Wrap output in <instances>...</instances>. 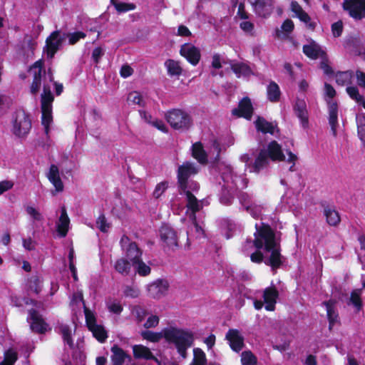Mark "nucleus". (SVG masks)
Returning a JSON list of instances; mask_svg holds the SVG:
<instances>
[{"mask_svg":"<svg viewBox=\"0 0 365 365\" xmlns=\"http://www.w3.org/2000/svg\"><path fill=\"white\" fill-rule=\"evenodd\" d=\"M66 36L68 39L69 44L74 45L80 39H83V38H86V34L82 31H76V32L68 34Z\"/></svg>","mask_w":365,"mask_h":365,"instance_id":"3c124183","label":"nucleus"},{"mask_svg":"<svg viewBox=\"0 0 365 365\" xmlns=\"http://www.w3.org/2000/svg\"><path fill=\"white\" fill-rule=\"evenodd\" d=\"M269 158L272 160H282L285 158L281 146L276 141H272L269 144L267 150L260 151L253 165V170L259 172L265 167L268 163Z\"/></svg>","mask_w":365,"mask_h":365,"instance_id":"39448f33","label":"nucleus"},{"mask_svg":"<svg viewBox=\"0 0 365 365\" xmlns=\"http://www.w3.org/2000/svg\"><path fill=\"white\" fill-rule=\"evenodd\" d=\"M324 215L326 217L327 222L330 225L335 226L340 222L339 213L331 207H325L324 210Z\"/></svg>","mask_w":365,"mask_h":365,"instance_id":"473e14b6","label":"nucleus"},{"mask_svg":"<svg viewBox=\"0 0 365 365\" xmlns=\"http://www.w3.org/2000/svg\"><path fill=\"white\" fill-rule=\"evenodd\" d=\"M27 321L30 324L31 329L37 333H44L47 330L48 324L42 317L34 309L29 311Z\"/></svg>","mask_w":365,"mask_h":365,"instance_id":"a211bd4d","label":"nucleus"},{"mask_svg":"<svg viewBox=\"0 0 365 365\" xmlns=\"http://www.w3.org/2000/svg\"><path fill=\"white\" fill-rule=\"evenodd\" d=\"M132 313L137 318L140 322L144 319L146 316V311L140 307H135L132 311Z\"/></svg>","mask_w":365,"mask_h":365,"instance_id":"13d9d810","label":"nucleus"},{"mask_svg":"<svg viewBox=\"0 0 365 365\" xmlns=\"http://www.w3.org/2000/svg\"><path fill=\"white\" fill-rule=\"evenodd\" d=\"M222 59L220 54L216 53L212 56V66L214 68L219 69L222 67Z\"/></svg>","mask_w":365,"mask_h":365,"instance_id":"680f3d73","label":"nucleus"},{"mask_svg":"<svg viewBox=\"0 0 365 365\" xmlns=\"http://www.w3.org/2000/svg\"><path fill=\"white\" fill-rule=\"evenodd\" d=\"M278 297V291L275 287H267L263 292L264 302L265 309L267 311H274L277 299Z\"/></svg>","mask_w":365,"mask_h":365,"instance_id":"393cba45","label":"nucleus"},{"mask_svg":"<svg viewBox=\"0 0 365 365\" xmlns=\"http://www.w3.org/2000/svg\"><path fill=\"white\" fill-rule=\"evenodd\" d=\"M346 91L351 99L354 100L358 104L365 108V100L363 96L360 95L356 86H348Z\"/></svg>","mask_w":365,"mask_h":365,"instance_id":"f704fd0d","label":"nucleus"},{"mask_svg":"<svg viewBox=\"0 0 365 365\" xmlns=\"http://www.w3.org/2000/svg\"><path fill=\"white\" fill-rule=\"evenodd\" d=\"M113 5L118 12H126L135 9V6L133 4H128L123 2H112Z\"/></svg>","mask_w":365,"mask_h":365,"instance_id":"603ef678","label":"nucleus"},{"mask_svg":"<svg viewBox=\"0 0 365 365\" xmlns=\"http://www.w3.org/2000/svg\"><path fill=\"white\" fill-rule=\"evenodd\" d=\"M81 305L83 307V309L87 308L85 305V302L83 301V293L81 291H78L73 293L71 300V306L73 307V310H75L76 308H80Z\"/></svg>","mask_w":365,"mask_h":365,"instance_id":"79ce46f5","label":"nucleus"},{"mask_svg":"<svg viewBox=\"0 0 365 365\" xmlns=\"http://www.w3.org/2000/svg\"><path fill=\"white\" fill-rule=\"evenodd\" d=\"M168 187V182L166 181L158 183L153 191V197L156 199L159 198L165 192Z\"/></svg>","mask_w":365,"mask_h":365,"instance_id":"864d4df0","label":"nucleus"},{"mask_svg":"<svg viewBox=\"0 0 365 365\" xmlns=\"http://www.w3.org/2000/svg\"><path fill=\"white\" fill-rule=\"evenodd\" d=\"M12 105V99L4 95H0V117L6 114Z\"/></svg>","mask_w":365,"mask_h":365,"instance_id":"37998d69","label":"nucleus"},{"mask_svg":"<svg viewBox=\"0 0 365 365\" xmlns=\"http://www.w3.org/2000/svg\"><path fill=\"white\" fill-rule=\"evenodd\" d=\"M239 199L240 204L247 212H249L254 218L259 217L263 207L254 202L250 195L242 192L240 194Z\"/></svg>","mask_w":365,"mask_h":365,"instance_id":"f3484780","label":"nucleus"},{"mask_svg":"<svg viewBox=\"0 0 365 365\" xmlns=\"http://www.w3.org/2000/svg\"><path fill=\"white\" fill-rule=\"evenodd\" d=\"M70 220L64 207L61 209V216L56 223L57 232L61 237H65L68 231Z\"/></svg>","mask_w":365,"mask_h":365,"instance_id":"cd10ccee","label":"nucleus"},{"mask_svg":"<svg viewBox=\"0 0 365 365\" xmlns=\"http://www.w3.org/2000/svg\"><path fill=\"white\" fill-rule=\"evenodd\" d=\"M221 150L220 144L217 140L212 141L207 153H205L200 143L192 145V156L200 163H206L207 158L210 160H218Z\"/></svg>","mask_w":365,"mask_h":365,"instance_id":"6e6552de","label":"nucleus"},{"mask_svg":"<svg viewBox=\"0 0 365 365\" xmlns=\"http://www.w3.org/2000/svg\"><path fill=\"white\" fill-rule=\"evenodd\" d=\"M66 35H61L59 31H55L46 38L44 52L49 58H52L55 53L61 48Z\"/></svg>","mask_w":365,"mask_h":365,"instance_id":"f8f14e48","label":"nucleus"},{"mask_svg":"<svg viewBox=\"0 0 365 365\" xmlns=\"http://www.w3.org/2000/svg\"><path fill=\"white\" fill-rule=\"evenodd\" d=\"M103 55V51L101 48L97 47V48H94L93 51V53H92V58H93V61H95V63H98L100 58H101V56Z\"/></svg>","mask_w":365,"mask_h":365,"instance_id":"774afa93","label":"nucleus"},{"mask_svg":"<svg viewBox=\"0 0 365 365\" xmlns=\"http://www.w3.org/2000/svg\"><path fill=\"white\" fill-rule=\"evenodd\" d=\"M14 184L9 180H4L0 182V195L4 192L10 190L13 187Z\"/></svg>","mask_w":365,"mask_h":365,"instance_id":"0e129e2a","label":"nucleus"},{"mask_svg":"<svg viewBox=\"0 0 365 365\" xmlns=\"http://www.w3.org/2000/svg\"><path fill=\"white\" fill-rule=\"evenodd\" d=\"M181 194H184L186 197V206L187 207V213L191 220H195V213L200 211L204 206L205 200H199L197 197L189 190H180Z\"/></svg>","mask_w":365,"mask_h":365,"instance_id":"4468645a","label":"nucleus"},{"mask_svg":"<svg viewBox=\"0 0 365 365\" xmlns=\"http://www.w3.org/2000/svg\"><path fill=\"white\" fill-rule=\"evenodd\" d=\"M26 212L33 218L34 220L41 221L43 220L42 215L38 210L32 206H27L26 207Z\"/></svg>","mask_w":365,"mask_h":365,"instance_id":"6e6d98bb","label":"nucleus"},{"mask_svg":"<svg viewBox=\"0 0 365 365\" xmlns=\"http://www.w3.org/2000/svg\"><path fill=\"white\" fill-rule=\"evenodd\" d=\"M282 30L286 33H290L294 29V23L290 19H287L284 21L282 26Z\"/></svg>","mask_w":365,"mask_h":365,"instance_id":"69168bd1","label":"nucleus"},{"mask_svg":"<svg viewBox=\"0 0 365 365\" xmlns=\"http://www.w3.org/2000/svg\"><path fill=\"white\" fill-rule=\"evenodd\" d=\"M58 330L63 336L64 342L67 344L70 348H73V343L71 338L72 330L70 327L62 324L58 326Z\"/></svg>","mask_w":365,"mask_h":365,"instance_id":"c9c22d12","label":"nucleus"},{"mask_svg":"<svg viewBox=\"0 0 365 365\" xmlns=\"http://www.w3.org/2000/svg\"><path fill=\"white\" fill-rule=\"evenodd\" d=\"M253 108L251 101L248 98H244L240 101L238 108L232 110L234 115L242 116L247 119H250L252 115Z\"/></svg>","mask_w":365,"mask_h":365,"instance_id":"a878e982","label":"nucleus"},{"mask_svg":"<svg viewBox=\"0 0 365 365\" xmlns=\"http://www.w3.org/2000/svg\"><path fill=\"white\" fill-rule=\"evenodd\" d=\"M32 127L30 115L24 110H17L12 120L11 133L18 138L25 139Z\"/></svg>","mask_w":365,"mask_h":365,"instance_id":"423d86ee","label":"nucleus"},{"mask_svg":"<svg viewBox=\"0 0 365 365\" xmlns=\"http://www.w3.org/2000/svg\"><path fill=\"white\" fill-rule=\"evenodd\" d=\"M255 126L257 130L262 132L263 133H270L274 135L277 130V127L272 123L267 121L264 118L258 117L255 122Z\"/></svg>","mask_w":365,"mask_h":365,"instance_id":"c756f323","label":"nucleus"},{"mask_svg":"<svg viewBox=\"0 0 365 365\" xmlns=\"http://www.w3.org/2000/svg\"><path fill=\"white\" fill-rule=\"evenodd\" d=\"M217 169L224 182L222 187L225 190H227L228 194L227 197L222 196L220 202L227 205L231 203L232 199V192L235 189L245 187L246 183L241 176L234 174L233 169L230 165L222 163L217 165Z\"/></svg>","mask_w":365,"mask_h":365,"instance_id":"20e7f679","label":"nucleus"},{"mask_svg":"<svg viewBox=\"0 0 365 365\" xmlns=\"http://www.w3.org/2000/svg\"><path fill=\"white\" fill-rule=\"evenodd\" d=\"M231 349L236 352L241 351L244 346V337L237 329H230L225 336Z\"/></svg>","mask_w":365,"mask_h":365,"instance_id":"412c9836","label":"nucleus"},{"mask_svg":"<svg viewBox=\"0 0 365 365\" xmlns=\"http://www.w3.org/2000/svg\"><path fill=\"white\" fill-rule=\"evenodd\" d=\"M165 65L170 76H179L181 73L182 69L178 62L169 59L165 61Z\"/></svg>","mask_w":365,"mask_h":365,"instance_id":"a19ab883","label":"nucleus"},{"mask_svg":"<svg viewBox=\"0 0 365 365\" xmlns=\"http://www.w3.org/2000/svg\"><path fill=\"white\" fill-rule=\"evenodd\" d=\"M361 289H356L351 292L349 299V304L354 306L356 311L359 312L362 308V302L361 299Z\"/></svg>","mask_w":365,"mask_h":365,"instance_id":"ea45409f","label":"nucleus"},{"mask_svg":"<svg viewBox=\"0 0 365 365\" xmlns=\"http://www.w3.org/2000/svg\"><path fill=\"white\" fill-rule=\"evenodd\" d=\"M255 12L260 16L267 17L273 11V0H248Z\"/></svg>","mask_w":365,"mask_h":365,"instance_id":"aec40b11","label":"nucleus"},{"mask_svg":"<svg viewBox=\"0 0 365 365\" xmlns=\"http://www.w3.org/2000/svg\"><path fill=\"white\" fill-rule=\"evenodd\" d=\"M128 101L140 106H145V102L142 98V96L137 91H133L128 94Z\"/></svg>","mask_w":365,"mask_h":365,"instance_id":"de8ad7c7","label":"nucleus"},{"mask_svg":"<svg viewBox=\"0 0 365 365\" xmlns=\"http://www.w3.org/2000/svg\"><path fill=\"white\" fill-rule=\"evenodd\" d=\"M29 287L31 291L38 293L41 289V281L37 277H32L28 282Z\"/></svg>","mask_w":365,"mask_h":365,"instance_id":"8fccbe9b","label":"nucleus"},{"mask_svg":"<svg viewBox=\"0 0 365 365\" xmlns=\"http://www.w3.org/2000/svg\"><path fill=\"white\" fill-rule=\"evenodd\" d=\"M17 360V353L13 349H9L4 354V360L0 365H14Z\"/></svg>","mask_w":365,"mask_h":365,"instance_id":"49530a36","label":"nucleus"},{"mask_svg":"<svg viewBox=\"0 0 365 365\" xmlns=\"http://www.w3.org/2000/svg\"><path fill=\"white\" fill-rule=\"evenodd\" d=\"M95 225L97 229L103 233L108 232L111 227V223L108 222L103 214H101L97 217Z\"/></svg>","mask_w":365,"mask_h":365,"instance_id":"4c0bfd02","label":"nucleus"},{"mask_svg":"<svg viewBox=\"0 0 365 365\" xmlns=\"http://www.w3.org/2000/svg\"><path fill=\"white\" fill-rule=\"evenodd\" d=\"M324 93L328 104L329 123L333 135L336 136L338 126V106L336 102L333 100L336 95V91L331 85L325 83Z\"/></svg>","mask_w":365,"mask_h":365,"instance_id":"0eeeda50","label":"nucleus"},{"mask_svg":"<svg viewBox=\"0 0 365 365\" xmlns=\"http://www.w3.org/2000/svg\"><path fill=\"white\" fill-rule=\"evenodd\" d=\"M356 78L359 86L365 88V73L360 70L356 71Z\"/></svg>","mask_w":365,"mask_h":365,"instance_id":"e2e57ef3","label":"nucleus"},{"mask_svg":"<svg viewBox=\"0 0 365 365\" xmlns=\"http://www.w3.org/2000/svg\"><path fill=\"white\" fill-rule=\"evenodd\" d=\"M257 357L250 351L242 353L241 363L242 365H257Z\"/></svg>","mask_w":365,"mask_h":365,"instance_id":"a18cd8bd","label":"nucleus"},{"mask_svg":"<svg viewBox=\"0 0 365 365\" xmlns=\"http://www.w3.org/2000/svg\"><path fill=\"white\" fill-rule=\"evenodd\" d=\"M356 124L358 128V135L361 141L365 143V116L363 114L356 115Z\"/></svg>","mask_w":365,"mask_h":365,"instance_id":"c03bdc74","label":"nucleus"},{"mask_svg":"<svg viewBox=\"0 0 365 365\" xmlns=\"http://www.w3.org/2000/svg\"><path fill=\"white\" fill-rule=\"evenodd\" d=\"M106 307L110 312L119 314L123 311V307L118 300H109L106 302Z\"/></svg>","mask_w":365,"mask_h":365,"instance_id":"09e8293b","label":"nucleus"},{"mask_svg":"<svg viewBox=\"0 0 365 365\" xmlns=\"http://www.w3.org/2000/svg\"><path fill=\"white\" fill-rule=\"evenodd\" d=\"M336 302L334 299H330L322 303L326 307L330 329L338 322V312L336 309Z\"/></svg>","mask_w":365,"mask_h":365,"instance_id":"bb28decb","label":"nucleus"},{"mask_svg":"<svg viewBox=\"0 0 365 365\" xmlns=\"http://www.w3.org/2000/svg\"><path fill=\"white\" fill-rule=\"evenodd\" d=\"M160 238L166 246L173 250L178 247V238L175 232L169 226L163 225L160 230Z\"/></svg>","mask_w":365,"mask_h":365,"instance_id":"4be33fe9","label":"nucleus"},{"mask_svg":"<svg viewBox=\"0 0 365 365\" xmlns=\"http://www.w3.org/2000/svg\"><path fill=\"white\" fill-rule=\"evenodd\" d=\"M46 177L49 182L55 187V192H53V195L56 192H61L63 190V183L61 179L59 169L56 165H51L49 168Z\"/></svg>","mask_w":365,"mask_h":365,"instance_id":"5701e85b","label":"nucleus"},{"mask_svg":"<svg viewBox=\"0 0 365 365\" xmlns=\"http://www.w3.org/2000/svg\"><path fill=\"white\" fill-rule=\"evenodd\" d=\"M165 118L170 126L175 130H185L191 125L190 116L180 109H173L168 111Z\"/></svg>","mask_w":365,"mask_h":365,"instance_id":"1a4fd4ad","label":"nucleus"},{"mask_svg":"<svg viewBox=\"0 0 365 365\" xmlns=\"http://www.w3.org/2000/svg\"><path fill=\"white\" fill-rule=\"evenodd\" d=\"M267 93L268 99L272 102H277L279 99L280 90L279 86L272 81L267 88Z\"/></svg>","mask_w":365,"mask_h":365,"instance_id":"72a5a7b5","label":"nucleus"},{"mask_svg":"<svg viewBox=\"0 0 365 365\" xmlns=\"http://www.w3.org/2000/svg\"><path fill=\"white\" fill-rule=\"evenodd\" d=\"M343 8L355 19L365 16V0H344Z\"/></svg>","mask_w":365,"mask_h":365,"instance_id":"2eb2a0df","label":"nucleus"},{"mask_svg":"<svg viewBox=\"0 0 365 365\" xmlns=\"http://www.w3.org/2000/svg\"><path fill=\"white\" fill-rule=\"evenodd\" d=\"M336 82L338 85L344 86L348 85L351 83V80L353 78V72L352 71H343L338 72L336 74Z\"/></svg>","mask_w":365,"mask_h":365,"instance_id":"e433bc0d","label":"nucleus"},{"mask_svg":"<svg viewBox=\"0 0 365 365\" xmlns=\"http://www.w3.org/2000/svg\"><path fill=\"white\" fill-rule=\"evenodd\" d=\"M159 323V317L156 315L150 316L145 324L144 327L146 329L155 327Z\"/></svg>","mask_w":365,"mask_h":365,"instance_id":"4d7b16f0","label":"nucleus"},{"mask_svg":"<svg viewBox=\"0 0 365 365\" xmlns=\"http://www.w3.org/2000/svg\"><path fill=\"white\" fill-rule=\"evenodd\" d=\"M150 124L161 131H167L166 125L161 120L154 119L151 121Z\"/></svg>","mask_w":365,"mask_h":365,"instance_id":"338daca9","label":"nucleus"},{"mask_svg":"<svg viewBox=\"0 0 365 365\" xmlns=\"http://www.w3.org/2000/svg\"><path fill=\"white\" fill-rule=\"evenodd\" d=\"M343 31V24L341 21L335 22L331 26V31L335 37H339L341 35Z\"/></svg>","mask_w":365,"mask_h":365,"instance_id":"bf43d9fd","label":"nucleus"},{"mask_svg":"<svg viewBox=\"0 0 365 365\" xmlns=\"http://www.w3.org/2000/svg\"><path fill=\"white\" fill-rule=\"evenodd\" d=\"M297 18L302 22H304L306 26L311 30H314L315 28L316 24L314 22H312L311 21L310 16L308 15L307 13L304 11L301 14H299Z\"/></svg>","mask_w":365,"mask_h":365,"instance_id":"5fc2aeb1","label":"nucleus"},{"mask_svg":"<svg viewBox=\"0 0 365 365\" xmlns=\"http://www.w3.org/2000/svg\"><path fill=\"white\" fill-rule=\"evenodd\" d=\"M255 240H246L242 251L250 253L251 261L260 263L262 261L272 269L279 267L282 264V255L279 240L269 226L262 223L255 225Z\"/></svg>","mask_w":365,"mask_h":365,"instance_id":"f257e3e1","label":"nucleus"},{"mask_svg":"<svg viewBox=\"0 0 365 365\" xmlns=\"http://www.w3.org/2000/svg\"><path fill=\"white\" fill-rule=\"evenodd\" d=\"M198 172V169L194 164L190 163H185L178 168V180L180 190L187 188V181L189 178Z\"/></svg>","mask_w":365,"mask_h":365,"instance_id":"ddd939ff","label":"nucleus"},{"mask_svg":"<svg viewBox=\"0 0 365 365\" xmlns=\"http://www.w3.org/2000/svg\"><path fill=\"white\" fill-rule=\"evenodd\" d=\"M23 247L25 250L31 251L34 250L36 247V242L33 240L31 237L27 239H23Z\"/></svg>","mask_w":365,"mask_h":365,"instance_id":"052dcab7","label":"nucleus"},{"mask_svg":"<svg viewBox=\"0 0 365 365\" xmlns=\"http://www.w3.org/2000/svg\"><path fill=\"white\" fill-rule=\"evenodd\" d=\"M86 322L93 336L100 342H103L108 337L104 327L96 323L95 314L89 309L85 308Z\"/></svg>","mask_w":365,"mask_h":365,"instance_id":"9b49d317","label":"nucleus"},{"mask_svg":"<svg viewBox=\"0 0 365 365\" xmlns=\"http://www.w3.org/2000/svg\"><path fill=\"white\" fill-rule=\"evenodd\" d=\"M180 53L193 66H196L200 61V51L198 48L191 43L183 44Z\"/></svg>","mask_w":365,"mask_h":365,"instance_id":"6ab92c4d","label":"nucleus"},{"mask_svg":"<svg viewBox=\"0 0 365 365\" xmlns=\"http://www.w3.org/2000/svg\"><path fill=\"white\" fill-rule=\"evenodd\" d=\"M231 68L238 78L248 77L252 73L251 68L244 63H232Z\"/></svg>","mask_w":365,"mask_h":365,"instance_id":"2f4dec72","label":"nucleus"},{"mask_svg":"<svg viewBox=\"0 0 365 365\" xmlns=\"http://www.w3.org/2000/svg\"><path fill=\"white\" fill-rule=\"evenodd\" d=\"M121 250L125 255L126 259L134 264L142 258L143 251L138 245L131 241V240L125 235H123L120 240Z\"/></svg>","mask_w":365,"mask_h":365,"instance_id":"9d476101","label":"nucleus"},{"mask_svg":"<svg viewBox=\"0 0 365 365\" xmlns=\"http://www.w3.org/2000/svg\"><path fill=\"white\" fill-rule=\"evenodd\" d=\"M304 53L312 59H317L321 58L326 59V53L322 50V47L314 41H311L308 44L303 46Z\"/></svg>","mask_w":365,"mask_h":365,"instance_id":"b1692460","label":"nucleus"},{"mask_svg":"<svg viewBox=\"0 0 365 365\" xmlns=\"http://www.w3.org/2000/svg\"><path fill=\"white\" fill-rule=\"evenodd\" d=\"M43 61L39 60L30 68V72L34 75L30 91L33 95H36L43 85V92L41 95V123L46 133L48 134L49 126L53 122L52 103L54 96L51 93V88H55L56 95L59 96L63 91V85L53 81V73L50 69L48 73L43 70Z\"/></svg>","mask_w":365,"mask_h":365,"instance_id":"f03ea898","label":"nucleus"},{"mask_svg":"<svg viewBox=\"0 0 365 365\" xmlns=\"http://www.w3.org/2000/svg\"><path fill=\"white\" fill-rule=\"evenodd\" d=\"M144 339L152 342H158L164 338L165 341L172 344L182 359L187 357V350L192 345L193 334L185 329L175 327H168L160 332L144 331L141 334Z\"/></svg>","mask_w":365,"mask_h":365,"instance_id":"7ed1b4c3","label":"nucleus"},{"mask_svg":"<svg viewBox=\"0 0 365 365\" xmlns=\"http://www.w3.org/2000/svg\"><path fill=\"white\" fill-rule=\"evenodd\" d=\"M132 266L140 276L145 277L150 274L151 269L150 266L145 264L142 258L137 262L133 264Z\"/></svg>","mask_w":365,"mask_h":365,"instance_id":"58836bf2","label":"nucleus"},{"mask_svg":"<svg viewBox=\"0 0 365 365\" xmlns=\"http://www.w3.org/2000/svg\"><path fill=\"white\" fill-rule=\"evenodd\" d=\"M169 287L167 279H158L148 285L147 290L150 297L160 299L168 293Z\"/></svg>","mask_w":365,"mask_h":365,"instance_id":"dca6fc26","label":"nucleus"},{"mask_svg":"<svg viewBox=\"0 0 365 365\" xmlns=\"http://www.w3.org/2000/svg\"><path fill=\"white\" fill-rule=\"evenodd\" d=\"M294 111L300 119L302 126L306 128L308 125V114L307 105L304 100L297 99L294 106Z\"/></svg>","mask_w":365,"mask_h":365,"instance_id":"c85d7f7f","label":"nucleus"},{"mask_svg":"<svg viewBox=\"0 0 365 365\" xmlns=\"http://www.w3.org/2000/svg\"><path fill=\"white\" fill-rule=\"evenodd\" d=\"M131 262L126 258H120L115 262L114 268L116 272L122 275L127 276L129 274L131 269Z\"/></svg>","mask_w":365,"mask_h":365,"instance_id":"7c9ffc66","label":"nucleus"}]
</instances>
